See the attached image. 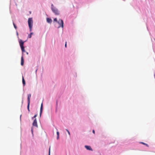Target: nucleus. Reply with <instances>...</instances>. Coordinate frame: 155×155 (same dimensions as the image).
Instances as JSON below:
<instances>
[{"mask_svg": "<svg viewBox=\"0 0 155 155\" xmlns=\"http://www.w3.org/2000/svg\"><path fill=\"white\" fill-rule=\"evenodd\" d=\"M24 42L23 41L21 40H20L19 41L20 45L21 47V51L22 52H24L25 51L24 47Z\"/></svg>", "mask_w": 155, "mask_h": 155, "instance_id": "2", "label": "nucleus"}, {"mask_svg": "<svg viewBox=\"0 0 155 155\" xmlns=\"http://www.w3.org/2000/svg\"><path fill=\"white\" fill-rule=\"evenodd\" d=\"M42 110H43V103H42L41 105V108H40V116H41V113L42 112Z\"/></svg>", "mask_w": 155, "mask_h": 155, "instance_id": "6", "label": "nucleus"}, {"mask_svg": "<svg viewBox=\"0 0 155 155\" xmlns=\"http://www.w3.org/2000/svg\"><path fill=\"white\" fill-rule=\"evenodd\" d=\"M65 47L66 48V47H67V42H65Z\"/></svg>", "mask_w": 155, "mask_h": 155, "instance_id": "22", "label": "nucleus"}, {"mask_svg": "<svg viewBox=\"0 0 155 155\" xmlns=\"http://www.w3.org/2000/svg\"><path fill=\"white\" fill-rule=\"evenodd\" d=\"M24 63V60L23 59V56H22L21 57V65H23Z\"/></svg>", "mask_w": 155, "mask_h": 155, "instance_id": "9", "label": "nucleus"}, {"mask_svg": "<svg viewBox=\"0 0 155 155\" xmlns=\"http://www.w3.org/2000/svg\"><path fill=\"white\" fill-rule=\"evenodd\" d=\"M51 10H52V8H55V7H54V6H53V4H52L51 5Z\"/></svg>", "mask_w": 155, "mask_h": 155, "instance_id": "19", "label": "nucleus"}, {"mask_svg": "<svg viewBox=\"0 0 155 155\" xmlns=\"http://www.w3.org/2000/svg\"><path fill=\"white\" fill-rule=\"evenodd\" d=\"M37 116V114H35L34 115V116L32 117V119H33L34 118L36 117Z\"/></svg>", "mask_w": 155, "mask_h": 155, "instance_id": "21", "label": "nucleus"}, {"mask_svg": "<svg viewBox=\"0 0 155 155\" xmlns=\"http://www.w3.org/2000/svg\"><path fill=\"white\" fill-rule=\"evenodd\" d=\"M85 147L87 149L89 150H92V149L91 147L90 146H85Z\"/></svg>", "mask_w": 155, "mask_h": 155, "instance_id": "8", "label": "nucleus"}, {"mask_svg": "<svg viewBox=\"0 0 155 155\" xmlns=\"http://www.w3.org/2000/svg\"><path fill=\"white\" fill-rule=\"evenodd\" d=\"M66 130H67V131L68 132V134H69V135H70V132H69V131H68V130H67V129H66Z\"/></svg>", "mask_w": 155, "mask_h": 155, "instance_id": "20", "label": "nucleus"}, {"mask_svg": "<svg viewBox=\"0 0 155 155\" xmlns=\"http://www.w3.org/2000/svg\"><path fill=\"white\" fill-rule=\"evenodd\" d=\"M52 11L56 15H59L60 14L59 11L56 8H52Z\"/></svg>", "mask_w": 155, "mask_h": 155, "instance_id": "3", "label": "nucleus"}, {"mask_svg": "<svg viewBox=\"0 0 155 155\" xmlns=\"http://www.w3.org/2000/svg\"><path fill=\"white\" fill-rule=\"evenodd\" d=\"M54 21H55L56 22H58V20H57V18H55L54 19Z\"/></svg>", "mask_w": 155, "mask_h": 155, "instance_id": "18", "label": "nucleus"}, {"mask_svg": "<svg viewBox=\"0 0 155 155\" xmlns=\"http://www.w3.org/2000/svg\"><path fill=\"white\" fill-rule=\"evenodd\" d=\"M140 143H141V144H142L143 145H146V146H147V147H149V146L147 144V143H145L143 142H141Z\"/></svg>", "mask_w": 155, "mask_h": 155, "instance_id": "13", "label": "nucleus"}, {"mask_svg": "<svg viewBox=\"0 0 155 155\" xmlns=\"http://www.w3.org/2000/svg\"><path fill=\"white\" fill-rule=\"evenodd\" d=\"M47 21L48 22L50 23H51L52 21V20L49 18H47Z\"/></svg>", "mask_w": 155, "mask_h": 155, "instance_id": "10", "label": "nucleus"}, {"mask_svg": "<svg viewBox=\"0 0 155 155\" xmlns=\"http://www.w3.org/2000/svg\"><path fill=\"white\" fill-rule=\"evenodd\" d=\"M29 105H30V103H28L27 108H28V110L29 111H30V110H29Z\"/></svg>", "mask_w": 155, "mask_h": 155, "instance_id": "14", "label": "nucleus"}, {"mask_svg": "<svg viewBox=\"0 0 155 155\" xmlns=\"http://www.w3.org/2000/svg\"><path fill=\"white\" fill-rule=\"evenodd\" d=\"M13 25L14 26L15 28L16 29H17V27L16 26V25H15V24L14 23V22H13Z\"/></svg>", "mask_w": 155, "mask_h": 155, "instance_id": "15", "label": "nucleus"}, {"mask_svg": "<svg viewBox=\"0 0 155 155\" xmlns=\"http://www.w3.org/2000/svg\"><path fill=\"white\" fill-rule=\"evenodd\" d=\"M33 34V32L31 33L30 34L28 35V38H31V37L32 35Z\"/></svg>", "mask_w": 155, "mask_h": 155, "instance_id": "12", "label": "nucleus"}, {"mask_svg": "<svg viewBox=\"0 0 155 155\" xmlns=\"http://www.w3.org/2000/svg\"><path fill=\"white\" fill-rule=\"evenodd\" d=\"M57 139H58L59 138V132H58V131H57Z\"/></svg>", "mask_w": 155, "mask_h": 155, "instance_id": "16", "label": "nucleus"}, {"mask_svg": "<svg viewBox=\"0 0 155 155\" xmlns=\"http://www.w3.org/2000/svg\"><path fill=\"white\" fill-rule=\"evenodd\" d=\"M50 149H51V148L50 147L49 148L48 155H50Z\"/></svg>", "mask_w": 155, "mask_h": 155, "instance_id": "17", "label": "nucleus"}, {"mask_svg": "<svg viewBox=\"0 0 155 155\" xmlns=\"http://www.w3.org/2000/svg\"><path fill=\"white\" fill-rule=\"evenodd\" d=\"M28 23L30 31H32L33 23L32 18H29L28 19Z\"/></svg>", "mask_w": 155, "mask_h": 155, "instance_id": "1", "label": "nucleus"}, {"mask_svg": "<svg viewBox=\"0 0 155 155\" xmlns=\"http://www.w3.org/2000/svg\"><path fill=\"white\" fill-rule=\"evenodd\" d=\"M27 53V54H28V52H27V53Z\"/></svg>", "mask_w": 155, "mask_h": 155, "instance_id": "24", "label": "nucleus"}, {"mask_svg": "<svg viewBox=\"0 0 155 155\" xmlns=\"http://www.w3.org/2000/svg\"><path fill=\"white\" fill-rule=\"evenodd\" d=\"M92 132H93V133L94 134H95V131H94V130H93V131H92Z\"/></svg>", "mask_w": 155, "mask_h": 155, "instance_id": "23", "label": "nucleus"}, {"mask_svg": "<svg viewBox=\"0 0 155 155\" xmlns=\"http://www.w3.org/2000/svg\"><path fill=\"white\" fill-rule=\"evenodd\" d=\"M58 23L60 25L59 26L58 28L61 27L62 28H63L64 27V23L62 19H59L58 21Z\"/></svg>", "mask_w": 155, "mask_h": 155, "instance_id": "4", "label": "nucleus"}, {"mask_svg": "<svg viewBox=\"0 0 155 155\" xmlns=\"http://www.w3.org/2000/svg\"><path fill=\"white\" fill-rule=\"evenodd\" d=\"M22 81L23 85V86H25V82L23 76H22Z\"/></svg>", "mask_w": 155, "mask_h": 155, "instance_id": "11", "label": "nucleus"}, {"mask_svg": "<svg viewBox=\"0 0 155 155\" xmlns=\"http://www.w3.org/2000/svg\"><path fill=\"white\" fill-rule=\"evenodd\" d=\"M32 125L33 126H35L36 127H38V124H37V121L36 119H35L34 120V121L32 124Z\"/></svg>", "mask_w": 155, "mask_h": 155, "instance_id": "5", "label": "nucleus"}, {"mask_svg": "<svg viewBox=\"0 0 155 155\" xmlns=\"http://www.w3.org/2000/svg\"><path fill=\"white\" fill-rule=\"evenodd\" d=\"M17 35H18V33H17Z\"/></svg>", "mask_w": 155, "mask_h": 155, "instance_id": "26", "label": "nucleus"}, {"mask_svg": "<svg viewBox=\"0 0 155 155\" xmlns=\"http://www.w3.org/2000/svg\"><path fill=\"white\" fill-rule=\"evenodd\" d=\"M32 130H33V129H32V128L31 129V130L32 131Z\"/></svg>", "mask_w": 155, "mask_h": 155, "instance_id": "25", "label": "nucleus"}, {"mask_svg": "<svg viewBox=\"0 0 155 155\" xmlns=\"http://www.w3.org/2000/svg\"><path fill=\"white\" fill-rule=\"evenodd\" d=\"M31 97V94H29L28 95V103H30V99Z\"/></svg>", "mask_w": 155, "mask_h": 155, "instance_id": "7", "label": "nucleus"}]
</instances>
